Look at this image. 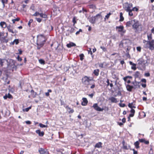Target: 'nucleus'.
<instances>
[{"mask_svg": "<svg viewBox=\"0 0 154 154\" xmlns=\"http://www.w3.org/2000/svg\"><path fill=\"white\" fill-rule=\"evenodd\" d=\"M45 42L44 37L42 35H40L37 37V48L39 50L42 47Z\"/></svg>", "mask_w": 154, "mask_h": 154, "instance_id": "obj_1", "label": "nucleus"}, {"mask_svg": "<svg viewBox=\"0 0 154 154\" xmlns=\"http://www.w3.org/2000/svg\"><path fill=\"white\" fill-rule=\"evenodd\" d=\"M137 61L138 62V65L139 67L141 69H145L146 66L145 64L147 62L142 58L139 59Z\"/></svg>", "mask_w": 154, "mask_h": 154, "instance_id": "obj_2", "label": "nucleus"}, {"mask_svg": "<svg viewBox=\"0 0 154 154\" xmlns=\"http://www.w3.org/2000/svg\"><path fill=\"white\" fill-rule=\"evenodd\" d=\"M140 24L139 23L138 21L137 20L134 19V22L132 27L133 28L136 30V31L139 30V28L140 27L141 29H142V27H141Z\"/></svg>", "mask_w": 154, "mask_h": 154, "instance_id": "obj_3", "label": "nucleus"}, {"mask_svg": "<svg viewBox=\"0 0 154 154\" xmlns=\"http://www.w3.org/2000/svg\"><path fill=\"white\" fill-rule=\"evenodd\" d=\"M133 5L131 3H125V4L124 8L126 11H131Z\"/></svg>", "mask_w": 154, "mask_h": 154, "instance_id": "obj_4", "label": "nucleus"}, {"mask_svg": "<svg viewBox=\"0 0 154 154\" xmlns=\"http://www.w3.org/2000/svg\"><path fill=\"white\" fill-rule=\"evenodd\" d=\"M91 80L89 79V78L86 76L84 77L82 79V83L85 85H88L90 84V81Z\"/></svg>", "mask_w": 154, "mask_h": 154, "instance_id": "obj_5", "label": "nucleus"}, {"mask_svg": "<svg viewBox=\"0 0 154 154\" xmlns=\"http://www.w3.org/2000/svg\"><path fill=\"white\" fill-rule=\"evenodd\" d=\"M40 154H48V152L47 149H45L40 148L38 150Z\"/></svg>", "mask_w": 154, "mask_h": 154, "instance_id": "obj_6", "label": "nucleus"}, {"mask_svg": "<svg viewBox=\"0 0 154 154\" xmlns=\"http://www.w3.org/2000/svg\"><path fill=\"white\" fill-rule=\"evenodd\" d=\"M92 107L94 109H95L98 111H102L103 110V109L99 107L97 103L94 104Z\"/></svg>", "mask_w": 154, "mask_h": 154, "instance_id": "obj_7", "label": "nucleus"}, {"mask_svg": "<svg viewBox=\"0 0 154 154\" xmlns=\"http://www.w3.org/2000/svg\"><path fill=\"white\" fill-rule=\"evenodd\" d=\"M150 41H146L145 40H143V43L144 44L143 47L144 48H149V46Z\"/></svg>", "mask_w": 154, "mask_h": 154, "instance_id": "obj_8", "label": "nucleus"}, {"mask_svg": "<svg viewBox=\"0 0 154 154\" xmlns=\"http://www.w3.org/2000/svg\"><path fill=\"white\" fill-rule=\"evenodd\" d=\"M124 26H116V29H118V31L119 32H121L123 33H125V32L126 30H124Z\"/></svg>", "mask_w": 154, "mask_h": 154, "instance_id": "obj_9", "label": "nucleus"}, {"mask_svg": "<svg viewBox=\"0 0 154 154\" xmlns=\"http://www.w3.org/2000/svg\"><path fill=\"white\" fill-rule=\"evenodd\" d=\"M9 65L11 67L13 68V69H16V66L14 65L15 63V61L12 60L11 59L9 60Z\"/></svg>", "mask_w": 154, "mask_h": 154, "instance_id": "obj_10", "label": "nucleus"}, {"mask_svg": "<svg viewBox=\"0 0 154 154\" xmlns=\"http://www.w3.org/2000/svg\"><path fill=\"white\" fill-rule=\"evenodd\" d=\"M134 22V19L132 20L127 22L126 23V27H130L131 26H133Z\"/></svg>", "mask_w": 154, "mask_h": 154, "instance_id": "obj_11", "label": "nucleus"}, {"mask_svg": "<svg viewBox=\"0 0 154 154\" xmlns=\"http://www.w3.org/2000/svg\"><path fill=\"white\" fill-rule=\"evenodd\" d=\"M149 49L151 50L154 49V41L152 40L150 41Z\"/></svg>", "mask_w": 154, "mask_h": 154, "instance_id": "obj_12", "label": "nucleus"}, {"mask_svg": "<svg viewBox=\"0 0 154 154\" xmlns=\"http://www.w3.org/2000/svg\"><path fill=\"white\" fill-rule=\"evenodd\" d=\"M97 20V18L95 17H92L89 19V21L92 23H94L95 21Z\"/></svg>", "mask_w": 154, "mask_h": 154, "instance_id": "obj_13", "label": "nucleus"}, {"mask_svg": "<svg viewBox=\"0 0 154 154\" xmlns=\"http://www.w3.org/2000/svg\"><path fill=\"white\" fill-rule=\"evenodd\" d=\"M36 132L37 134H38V135L40 137H42L44 134V132H41L40 130H36Z\"/></svg>", "mask_w": 154, "mask_h": 154, "instance_id": "obj_14", "label": "nucleus"}, {"mask_svg": "<svg viewBox=\"0 0 154 154\" xmlns=\"http://www.w3.org/2000/svg\"><path fill=\"white\" fill-rule=\"evenodd\" d=\"M109 99L111 101L112 103H117L118 102L117 99L113 97L109 98Z\"/></svg>", "mask_w": 154, "mask_h": 154, "instance_id": "obj_15", "label": "nucleus"}, {"mask_svg": "<svg viewBox=\"0 0 154 154\" xmlns=\"http://www.w3.org/2000/svg\"><path fill=\"white\" fill-rule=\"evenodd\" d=\"M75 46V44L72 42H70L69 44H68L66 45L67 47L68 48H70L72 47H74Z\"/></svg>", "mask_w": 154, "mask_h": 154, "instance_id": "obj_16", "label": "nucleus"}, {"mask_svg": "<svg viewBox=\"0 0 154 154\" xmlns=\"http://www.w3.org/2000/svg\"><path fill=\"white\" fill-rule=\"evenodd\" d=\"M129 63L130 65H132L131 67V68L132 69H133L134 70H135L136 69V64L133 63L131 61L129 62Z\"/></svg>", "mask_w": 154, "mask_h": 154, "instance_id": "obj_17", "label": "nucleus"}, {"mask_svg": "<svg viewBox=\"0 0 154 154\" xmlns=\"http://www.w3.org/2000/svg\"><path fill=\"white\" fill-rule=\"evenodd\" d=\"M139 141L141 143H144L145 144H148L149 141L148 140H146L144 139H141L139 140Z\"/></svg>", "mask_w": 154, "mask_h": 154, "instance_id": "obj_18", "label": "nucleus"}, {"mask_svg": "<svg viewBox=\"0 0 154 154\" xmlns=\"http://www.w3.org/2000/svg\"><path fill=\"white\" fill-rule=\"evenodd\" d=\"M127 89L128 91H131L132 89L134 88V87L132 86H131L130 85H128L126 86Z\"/></svg>", "mask_w": 154, "mask_h": 154, "instance_id": "obj_19", "label": "nucleus"}, {"mask_svg": "<svg viewBox=\"0 0 154 154\" xmlns=\"http://www.w3.org/2000/svg\"><path fill=\"white\" fill-rule=\"evenodd\" d=\"M65 108L69 113H72L74 112V110L73 109H71L68 106H66Z\"/></svg>", "mask_w": 154, "mask_h": 154, "instance_id": "obj_20", "label": "nucleus"}, {"mask_svg": "<svg viewBox=\"0 0 154 154\" xmlns=\"http://www.w3.org/2000/svg\"><path fill=\"white\" fill-rule=\"evenodd\" d=\"M31 95L33 98H35L36 97L37 95V93L36 92H35L33 90H31Z\"/></svg>", "mask_w": 154, "mask_h": 154, "instance_id": "obj_21", "label": "nucleus"}, {"mask_svg": "<svg viewBox=\"0 0 154 154\" xmlns=\"http://www.w3.org/2000/svg\"><path fill=\"white\" fill-rule=\"evenodd\" d=\"M140 75V73L138 71H136L134 75L135 78H138L139 77Z\"/></svg>", "mask_w": 154, "mask_h": 154, "instance_id": "obj_22", "label": "nucleus"}, {"mask_svg": "<svg viewBox=\"0 0 154 154\" xmlns=\"http://www.w3.org/2000/svg\"><path fill=\"white\" fill-rule=\"evenodd\" d=\"M0 26L3 28H5L6 27H7L6 24V23L4 22H1L0 23Z\"/></svg>", "mask_w": 154, "mask_h": 154, "instance_id": "obj_23", "label": "nucleus"}, {"mask_svg": "<svg viewBox=\"0 0 154 154\" xmlns=\"http://www.w3.org/2000/svg\"><path fill=\"white\" fill-rule=\"evenodd\" d=\"M11 26L10 25H9L8 26H7V28L9 32H11L12 33H14V32L13 29H11Z\"/></svg>", "mask_w": 154, "mask_h": 154, "instance_id": "obj_24", "label": "nucleus"}, {"mask_svg": "<svg viewBox=\"0 0 154 154\" xmlns=\"http://www.w3.org/2000/svg\"><path fill=\"white\" fill-rule=\"evenodd\" d=\"M102 143L101 142H99L97 143L95 146V147L97 148H100L102 147Z\"/></svg>", "mask_w": 154, "mask_h": 154, "instance_id": "obj_25", "label": "nucleus"}, {"mask_svg": "<svg viewBox=\"0 0 154 154\" xmlns=\"http://www.w3.org/2000/svg\"><path fill=\"white\" fill-rule=\"evenodd\" d=\"M139 143L138 141H137L134 143V145L135 147L137 148H139L140 147L139 146Z\"/></svg>", "mask_w": 154, "mask_h": 154, "instance_id": "obj_26", "label": "nucleus"}, {"mask_svg": "<svg viewBox=\"0 0 154 154\" xmlns=\"http://www.w3.org/2000/svg\"><path fill=\"white\" fill-rule=\"evenodd\" d=\"M6 60L7 62L8 61L7 60L5 59H2L0 58V64L1 66H2L3 65V63L4 62V61Z\"/></svg>", "mask_w": 154, "mask_h": 154, "instance_id": "obj_27", "label": "nucleus"}, {"mask_svg": "<svg viewBox=\"0 0 154 154\" xmlns=\"http://www.w3.org/2000/svg\"><path fill=\"white\" fill-rule=\"evenodd\" d=\"M99 70L98 69H95L94 70V73L96 76H98L99 75Z\"/></svg>", "mask_w": 154, "mask_h": 154, "instance_id": "obj_28", "label": "nucleus"}, {"mask_svg": "<svg viewBox=\"0 0 154 154\" xmlns=\"http://www.w3.org/2000/svg\"><path fill=\"white\" fill-rule=\"evenodd\" d=\"M124 20V18L123 16V14L122 13H120V21H122Z\"/></svg>", "mask_w": 154, "mask_h": 154, "instance_id": "obj_29", "label": "nucleus"}, {"mask_svg": "<svg viewBox=\"0 0 154 154\" xmlns=\"http://www.w3.org/2000/svg\"><path fill=\"white\" fill-rule=\"evenodd\" d=\"M39 15L42 18H46L47 17V15L46 14H43L42 13H40Z\"/></svg>", "mask_w": 154, "mask_h": 154, "instance_id": "obj_30", "label": "nucleus"}, {"mask_svg": "<svg viewBox=\"0 0 154 154\" xmlns=\"http://www.w3.org/2000/svg\"><path fill=\"white\" fill-rule=\"evenodd\" d=\"M94 17L96 18L97 20L98 19L101 18L102 17L101 15L100 14H98Z\"/></svg>", "mask_w": 154, "mask_h": 154, "instance_id": "obj_31", "label": "nucleus"}, {"mask_svg": "<svg viewBox=\"0 0 154 154\" xmlns=\"http://www.w3.org/2000/svg\"><path fill=\"white\" fill-rule=\"evenodd\" d=\"M48 92L45 93V95L47 96H48L49 95V92H51L52 91L51 89H48Z\"/></svg>", "mask_w": 154, "mask_h": 154, "instance_id": "obj_32", "label": "nucleus"}, {"mask_svg": "<svg viewBox=\"0 0 154 154\" xmlns=\"http://www.w3.org/2000/svg\"><path fill=\"white\" fill-rule=\"evenodd\" d=\"M39 63L42 64H44L45 63V61L43 59H40L39 60Z\"/></svg>", "mask_w": 154, "mask_h": 154, "instance_id": "obj_33", "label": "nucleus"}, {"mask_svg": "<svg viewBox=\"0 0 154 154\" xmlns=\"http://www.w3.org/2000/svg\"><path fill=\"white\" fill-rule=\"evenodd\" d=\"M147 37L148 40H151L152 38V34H148L147 35Z\"/></svg>", "mask_w": 154, "mask_h": 154, "instance_id": "obj_34", "label": "nucleus"}, {"mask_svg": "<svg viewBox=\"0 0 154 154\" xmlns=\"http://www.w3.org/2000/svg\"><path fill=\"white\" fill-rule=\"evenodd\" d=\"M139 84L138 83H137V82H136L135 83H133L134 85V88H139L140 87V86L139 85H138L137 86L138 87H137V84Z\"/></svg>", "mask_w": 154, "mask_h": 154, "instance_id": "obj_35", "label": "nucleus"}, {"mask_svg": "<svg viewBox=\"0 0 154 154\" xmlns=\"http://www.w3.org/2000/svg\"><path fill=\"white\" fill-rule=\"evenodd\" d=\"M39 125V126L42 128H46L47 127V125H45L41 123H40Z\"/></svg>", "mask_w": 154, "mask_h": 154, "instance_id": "obj_36", "label": "nucleus"}, {"mask_svg": "<svg viewBox=\"0 0 154 154\" xmlns=\"http://www.w3.org/2000/svg\"><path fill=\"white\" fill-rule=\"evenodd\" d=\"M111 14L110 13H109V14H107L105 16V20H106V19H108L109 18V17Z\"/></svg>", "mask_w": 154, "mask_h": 154, "instance_id": "obj_37", "label": "nucleus"}, {"mask_svg": "<svg viewBox=\"0 0 154 154\" xmlns=\"http://www.w3.org/2000/svg\"><path fill=\"white\" fill-rule=\"evenodd\" d=\"M20 20V18H17L15 19H13L12 20V21L13 22V23H14L16 21H18Z\"/></svg>", "mask_w": 154, "mask_h": 154, "instance_id": "obj_38", "label": "nucleus"}, {"mask_svg": "<svg viewBox=\"0 0 154 154\" xmlns=\"http://www.w3.org/2000/svg\"><path fill=\"white\" fill-rule=\"evenodd\" d=\"M133 105H134V104H133V103H129L128 104V106L129 108L132 109V106H134Z\"/></svg>", "mask_w": 154, "mask_h": 154, "instance_id": "obj_39", "label": "nucleus"}, {"mask_svg": "<svg viewBox=\"0 0 154 154\" xmlns=\"http://www.w3.org/2000/svg\"><path fill=\"white\" fill-rule=\"evenodd\" d=\"M7 97L9 99H11L12 98V96L9 93H8V94H7Z\"/></svg>", "mask_w": 154, "mask_h": 154, "instance_id": "obj_40", "label": "nucleus"}, {"mask_svg": "<svg viewBox=\"0 0 154 154\" xmlns=\"http://www.w3.org/2000/svg\"><path fill=\"white\" fill-rule=\"evenodd\" d=\"M79 57H80V59L82 60L83 59V57H84V55L83 54H81L79 55Z\"/></svg>", "mask_w": 154, "mask_h": 154, "instance_id": "obj_41", "label": "nucleus"}, {"mask_svg": "<svg viewBox=\"0 0 154 154\" xmlns=\"http://www.w3.org/2000/svg\"><path fill=\"white\" fill-rule=\"evenodd\" d=\"M33 21V20L32 19H31L29 20L28 23V25L29 26H30V25H31V23Z\"/></svg>", "mask_w": 154, "mask_h": 154, "instance_id": "obj_42", "label": "nucleus"}, {"mask_svg": "<svg viewBox=\"0 0 154 154\" xmlns=\"http://www.w3.org/2000/svg\"><path fill=\"white\" fill-rule=\"evenodd\" d=\"M88 53L89 54H90L91 55H92V52L91 51V48H88Z\"/></svg>", "mask_w": 154, "mask_h": 154, "instance_id": "obj_43", "label": "nucleus"}, {"mask_svg": "<svg viewBox=\"0 0 154 154\" xmlns=\"http://www.w3.org/2000/svg\"><path fill=\"white\" fill-rule=\"evenodd\" d=\"M100 48L102 49L103 51L105 52L106 51H107L106 49L103 47L100 46Z\"/></svg>", "mask_w": 154, "mask_h": 154, "instance_id": "obj_44", "label": "nucleus"}, {"mask_svg": "<svg viewBox=\"0 0 154 154\" xmlns=\"http://www.w3.org/2000/svg\"><path fill=\"white\" fill-rule=\"evenodd\" d=\"M83 102H85L86 103H88V101L86 98L84 97L82 98Z\"/></svg>", "mask_w": 154, "mask_h": 154, "instance_id": "obj_45", "label": "nucleus"}, {"mask_svg": "<svg viewBox=\"0 0 154 154\" xmlns=\"http://www.w3.org/2000/svg\"><path fill=\"white\" fill-rule=\"evenodd\" d=\"M40 13L37 12H36L33 15V16H37L39 15Z\"/></svg>", "mask_w": 154, "mask_h": 154, "instance_id": "obj_46", "label": "nucleus"}, {"mask_svg": "<svg viewBox=\"0 0 154 154\" xmlns=\"http://www.w3.org/2000/svg\"><path fill=\"white\" fill-rule=\"evenodd\" d=\"M132 10H131V11H127L128 12L129 15L130 16H132L133 15V14L132 12Z\"/></svg>", "mask_w": 154, "mask_h": 154, "instance_id": "obj_47", "label": "nucleus"}, {"mask_svg": "<svg viewBox=\"0 0 154 154\" xmlns=\"http://www.w3.org/2000/svg\"><path fill=\"white\" fill-rule=\"evenodd\" d=\"M36 20L39 23H40L42 21V19L40 18L36 17L35 18Z\"/></svg>", "mask_w": 154, "mask_h": 154, "instance_id": "obj_48", "label": "nucleus"}, {"mask_svg": "<svg viewBox=\"0 0 154 154\" xmlns=\"http://www.w3.org/2000/svg\"><path fill=\"white\" fill-rule=\"evenodd\" d=\"M123 148L125 149H128L127 146L126 145H125L124 144V142H123Z\"/></svg>", "mask_w": 154, "mask_h": 154, "instance_id": "obj_49", "label": "nucleus"}, {"mask_svg": "<svg viewBox=\"0 0 154 154\" xmlns=\"http://www.w3.org/2000/svg\"><path fill=\"white\" fill-rule=\"evenodd\" d=\"M131 10L132 11H137L138 10V9L137 8L135 7H134V8H132V9Z\"/></svg>", "mask_w": 154, "mask_h": 154, "instance_id": "obj_50", "label": "nucleus"}, {"mask_svg": "<svg viewBox=\"0 0 154 154\" xmlns=\"http://www.w3.org/2000/svg\"><path fill=\"white\" fill-rule=\"evenodd\" d=\"M31 108V106H29L27 108H26L24 109V110L26 112H28L29 109H30Z\"/></svg>", "mask_w": 154, "mask_h": 154, "instance_id": "obj_51", "label": "nucleus"}, {"mask_svg": "<svg viewBox=\"0 0 154 154\" xmlns=\"http://www.w3.org/2000/svg\"><path fill=\"white\" fill-rule=\"evenodd\" d=\"M74 30V28H71V29L70 30H68V31H69L70 32V33H71L73 32Z\"/></svg>", "mask_w": 154, "mask_h": 154, "instance_id": "obj_52", "label": "nucleus"}, {"mask_svg": "<svg viewBox=\"0 0 154 154\" xmlns=\"http://www.w3.org/2000/svg\"><path fill=\"white\" fill-rule=\"evenodd\" d=\"M13 42H14L16 44H17L19 43V41L18 39H15L14 41Z\"/></svg>", "mask_w": 154, "mask_h": 154, "instance_id": "obj_53", "label": "nucleus"}, {"mask_svg": "<svg viewBox=\"0 0 154 154\" xmlns=\"http://www.w3.org/2000/svg\"><path fill=\"white\" fill-rule=\"evenodd\" d=\"M5 1H7V0H2V2L3 4V8H4L5 6Z\"/></svg>", "mask_w": 154, "mask_h": 154, "instance_id": "obj_54", "label": "nucleus"}, {"mask_svg": "<svg viewBox=\"0 0 154 154\" xmlns=\"http://www.w3.org/2000/svg\"><path fill=\"white\" fill-rule=\"evenodd\" d=\"M150 74L149 73L147 72L145 73L144 75L146 77H149L150 76Z\"/></svg>", "mask_w": 154, "mask_h": 154, "instance_id": "obj_55", "label": "nucleus"}, {"mask_svg": "<svg viewBox=\"0 0 154 154\" xmlns=\"http://www.w3.org/2000/svg\"><path fill=\"white\" fill-rule=\"evenodd\" d=\"M131 113L133 114L134 115V114L135 112V110L134 109H131L130 111Z\"/></svg>", "mask_w": 154, "mask_h": 154, "instance_id": "obj_56", "label": "nucleus"}, {"mask_svg": "<svg viewBox=\"0 0 154 154\" xmlns=\"http://www.w3.org/2000/svg\"><path fill=\"white\" fill-rule=\"evenodd\" d=\"M80 32H82V30L81 29H80L79 31H77L76 33L75 34L76 35H77L79 34Z\"/></svg>", "mask_w": 154, "mask_h": 154, "instance_id": "obj_57", "label": "nucleus"}, {"mask_svg": "<svg viewBox=\"0 0 154 154\" xmlns=\"http://www.w3.org/2000/svg\"><path fill=\"white\" fill-rule=\"evenodd\" d=\"M137 51L140 52L141 50V48L140 47H137Z\"/></svg>", "mask_w": 154, "mask_h": 154, "instance_id": "obj_58", "label": "nucleus"}, {"mask_svg": "<svg viewBox=\"0 0 154 154\" xmlns=\"http://www.w3.org/2000/svg\"><path fill=\"white\" fill-rule=\"evenodd\" d=\"M72 22L74 23V24H75L76 23L75 17H74L73 18V20H72Z\"/></svg>", "mask_w": 154, "mask_h": 154, "instance_id": "obj_59", "label": "nucleus"}, {"mask_svg": "<svg viewBox=\"0 0 154 154\" xmlns=\"http://www.w3.org/2000/svg\"><path fill=\"white\" fill-rule=\"evenodd\" d=\"M17 58L18 60L19 61H20L22 60V59L20 57V56H18L17 57Z\"/></svg>", "mask_w": 154, "mask_h": 154, "instance_id": "obj_60", "label": "nucleus"}, {"mask_svg": "<svg viewBox=\"0 0 154 154\" xmlns=\"http://www.w3.org/2000/svg\"><path fill=\"white\" fill-rule=\"evenodd\" d=\"M4 32H0V38L2 36H4Z\"/></svg>", "mask_w": 154, "mask_h": 154, "instance_id": "obj_61", "label": "nucleus"}, {"mask_svg": "<svg viewBox=\"0 0 154 154\" xmlns=\"http://www.w3.org/2000/svg\"><path fill=\"white\" fill-rule=\"evenodd\" d=\"M25 122L26 124L28 125H30L31 123V122L29 121H26Z\"/></svg>", "mask_w": 154, "mask_h": 154, "instance_id": "obj_62", "label": "nucleus"}, {"mask_svg": "<svg viewBox=\"0 0 154 154\" xmlns=\"http://www.w3.org/2000/svg\"><path fill=\"white\" fill-rule=\"evenodd\" d=\"M99 67L101 68H103L104 67L103 63H100L99 64Z\"/></svg>", "mask_w": 154, "mask_h": 154, "instance_id": "obj_63", "label": "nucleus"}, {"mask_svg": "<svg viewBox=\"0 0 154 154\" xmlns=\"http://www.w3.org/2000/svg\"><path fill=\"white\" fill-rule=\"evenodd\" d=\"M141 81L142 82H144V83H146V79H142L141 80Z\"/></svg>", "mask_w": 154, "mask_h": 154, "instance_id": "obj_64", "label": "nucleus"}]
</instances>
